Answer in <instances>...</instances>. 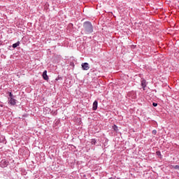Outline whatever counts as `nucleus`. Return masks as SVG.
<instances>
[{
  "instance_id": "f03ea898",
  "label": "nucleus",
  "mask_w": 179,
  "mask_h": 179,
  "mask_svg": "<svg viewBox=\"0 0 179 179\" xmlns=\"http://www.w3.org/2000/svg\"><path fill=\"white\" fill-rule=\"evenodd\" d=\"M81 66H82V69H83V71H89L90 68L89 66V63H87V62L83 63L81 64Z\"/></svg>"
},
{
  "instance_id": "4468645a",
  "label": "nucleus",
  "mask_w": 179,
  "mask_h": 179,
  "mask_svg": "<svg viewBox=\"0 0 179 179\" xmlns=\"http://www.w3.org/2000/svg\"><path fill=\"white\" fill-rule=\"evenodd\" d=\"M56 80H62V77L58 76V77L56 78Z\"/></svg>"
},
{
  "instance_id": "39448f33",
  "label": "nucleus",
  "mask_w": 179,
  "mask_h": 179,
  "mask_svg": "<svg viewBox=\"0 0 179 179\" xmlns=\"http://www.w3.org/2000/svg\"><path fill=\"white\" fill-rule=\"evenodd\" d=\"M42 78L44 79V80L48 81V76L47 75V70H45L42 74Z\"/></svg>"
},
{
  "instance_id": "f8f14e48",
  "label": "nucleus",
  "mask_w": 179,
  "mask_h": 179,
  "mask_svg": "<svg viewBox=\"0 0 179 179\" xmlns=\"http://www.w3.org/2000/svg\"><path fill=\"white\" fill-rule=\"evenodd\" d=\"M156 155L158 157H162V152L160 151H157Z\"/></svg>"
},
{
  "instance_id": "dca6fc26",
  "label": "nucleus",
  "mask_w": 179,
  "mask_h": 179,
  "mask_svg": "<svg viewBox=\"0 0 179 179\" xmlns=\"http://www.w3.org/2000/svg\"><path fill=\"white\" fill-rule=\"evenodd\" d=\"M174 169H176V170H179V166L178 165L175 166Z\"/></svg>"
},
{
  "instance_id": "ddd939ff",
  "label": "nucleus",
  "mask_w": 179,
  "mask_h": 179,
  "mask_svg": "<svg viewBox=\"0 0 179 179\" xmlns=\"http://www.w3.org/2000/svg\"><path fill=\"white\" fill-rule=\"evenodd\" d=\"M152 134L153 135H156V134H157V131H156V129H154V130H152Z\"/></svg>"
},
{
  "instance_id": "1a4fd4ad",
  "label": "nucleus",
  "mask_w": 179,
  "mask_h": 179,
  "mask_svg": "<svg viewBox=\"0 0 179 179\" xmlns=\"http://www.w3.org/2000/svg\"><path fill=\"white\" fill-rule=\"evenodd\" d=\"M90 143H91V145H96V138L91 139Z\"/></svg>"
},
{
  "instance_id": "2eb2a0df",
  "label": "nucleus",
  "mask_w": 179,
  "mask_h": 179,
  "mask_svg": "<svg viewBox=\"0 0 179 179\" xmlns=\"http://www.w3.org/2000/svg\"><path fill=\"white\" fill-rule=\"evenodd\" d=\"M153 107H157V103H152Z\"/></svg>"
},
{
  "instance_id": "0eeeda50",
  "label": "nucleus",
  "mask_w": 179,
  "mask_h": 179,
  "mask_svg": "<svg viewBox=\"0 0 179 179\" xmlns=\"http://www.w3.org/2000/svg\"><path fill=\"white\" fill-rule=\"evenodd\" d=\"M20 45V42L17 41V43L13 44V48H17V47H19Z\"/></svg>"
},
{
  "instance_id": "f257e3e1",
  "label": "nucleus",
  "mask_w": 179,
  "mask_h": 179,
  "mask_svg": "<svg viewBox=\"0 0 179 179\" xmlns=\"http://www.w3.org/2000/svg\"><path fill=\"white\" fill-rule=\"evenodd\" d=\"M84 33L85 34H92L93 33V25L92 22L86 21L83 23Z\"/></svg>"
},
{
  "instance_id": "6e6552de",
  "label": "nucleus",
  "mask_w": 179,
  "mask_h": 179,
  "mask_svg": "<svg viewBox=\"0 0 179 179\" xmlns=\"http://www.w3.org/2000/svg\"><path fill=\"white\" fill-rule=\"evenodd\" d=\"M113 131H115V132H118V127H117V125L114 124L113 126Z\"/></svg>"
},
{
  "instance_id": "423d86ee",
  "label": "nucleus",
  "mask_w": 179,
  "mask_h": 179,
  "mask_svg": "<svg viewBox=\"0 0 179 179\" xmlns=\"http://www.w3.org/2000/svg\"><path fill=\"white\" fill-rule=\"evenodd\" d=\"M98 106H99V102L97 101H94L92 105L93 111H96V110H97Z\"/></svg>"
},
{
  "instance_id": "7ed1b4c3",
  "label": "nucleus",
  "mask_w": 179,
  "mask_h": 179,
  "mask_svg": "<svg viewBox=\"0 0 179 179\" xmlns=\"http://www.w3.org/2000/svg\"><path fill=\"white\" fill-rule=\"evenodd\" d=\"M141 86L143 87V90H146V86H148V83L146 82V80L141 79Z\"/></svg>"
},
{
  "instance_id": "9d476101",
  "label": "nucleus",
  "mask_w": 179,
  "mask_h": 179,
  "mask_svg": "<svg viewBox=\"0 0 179 179\" xmlns=\"http://www.w3.org/2000/svg\"><path fill=\"white\" fill-rule=\"evenodd\" d=\"M1 164H3L1 167H6V166H8V162L6 161H2Z\"/></svg>"
},
{
  "instance_id": "9b49d317",
  "label": "nucleus",
  "mask_w": 179,
  "mask_h": 179,
  "mask_svg": "<svg viewBox=\"0 0 179 179\" xmlns=\"http://www.w3.org/2000/svg\"><path fill=\"white\" fill-rule=\"evenodd\" d=\"M9 98L8 99H15V96H13V94L12 92H8Z\"/></svg>"
},
{
  "instance_id": "20e7f679",
  "label": "nucleus",
  "mask_w": 179,
  "mask_h": 179,
  "mask_svg": "<svg viewBox=\"0 0 179 179\" xmlns=\"http://www.w3.org/2000/svg\"><path fill=\"white\" fill-rule=\"evenodd\" d=\"M8 104H10V106H16V99H15V98H8Z\"/></svg>"
}]
</instances>
